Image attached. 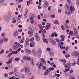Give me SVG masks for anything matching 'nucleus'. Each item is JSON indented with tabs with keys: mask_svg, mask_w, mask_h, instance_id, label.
<instances>
[{
	"mask_svg": "<svg viewBox=\"0 0 79 79\" xmlns=\"http://www.w3.org/2000/svg\"><path fill=\"white\" fill-rule=\"evenodd\" d=\"M51 25V23H47V25L46 26L45 29H44V30H43L41 31V32L43 34H44L45 33H46V31H47V30H48L49 29L51 28V27H50Z\"/></svg>",
	"mask_w": 79,
	"mask_h": 79,
	"instance_id": "obj_1",
	"label": "nucleus"
},
{
	"mask_svg": "<svg viewBox=\"0 0 79 79\" xmlns=\"http://www.w3.org/2000/svg\"><path fill=\"white\" fill-rule=\"evenodd\" d=\"M41 67L43 68V70H44V69H47L46 67L45 66H44L43 64H42V62H40V64L38 66V69H41Z\"/></svg>",
	"mask_w": 79,
	"mask_h": 79,
	"instance_id": "obj_2",
	"label": "nucleus"
},
{
	"mask_svg": "<svg viewBox=\"0 0 79 79\" xmlns=\"http://www.w3.org/2000/svg\"><path fill=\"white\" fill-rule=\"evenodd\" d=\"M73 56H75L76 58H78L79 57V53L77 51H75L72 53Z\"/></svg>",
	"mask_w": 79,
	"mask_h": 79,
	"instance_id": "obj_3",
	"label": "nucleus"
},
{
	"mask_svg": "<svg viewBox=\"0 0 79 79\" xmlns=\"http://www.w3.org/2000/svg\"><path fill=\"white\" fill-rule=\"evenodd\" d=\"M13 59H14V57L9 59L6 62V64H10L12 63Z\"/></svg>",
	"mask_w": 79,
	"mask_h": 79,
	"instance_id": "obj_4",
	"label": "nucleus"
},
{
	"mask_svg": "<svg viewBox=\"0 0 79 79\" xmlns=\"http://www.w3.org/2000/svg\"><path fill=\"white\" fill-rule=\"evenodd\" d=\"M4 19L6 21H9L10 19H9V15H5L4 17Z\"/></svg>",
	"mask_w": 79,
	"mask_h": 79,
	"instance_id": "obj_5",
	"label": "nucleus"
},
{
	"mask_svg": "<svg viewBox=\"0 0 79 79\" xmlns=\"http://www.w3.org/2000/svg\"><path fill=\"white\" fill-rule=\"evenodd\" d=\"M31 52L34 56H37V52L35 49H32Z\"/></svg>",
	"mask_w": 79,
	"mask_h": 79,
	"instance_id": "obj_6",
	"label": "nucleus"
},
{
	"mask_svg": "<svg viewBox=\"0 0 79 79\" xmlns=\"http://www.w3.org/2000/svg\"><path fill=\"white\" fill-rule=\"evenodd\" d=\"M14 37H17L18 35V32L17 31H15L13 34Z\"/></svg>",
	"mask_w": 79,
	"mask_h": 79,
	"instance_id": "obj_7",
	"label": "nucleus"
},
{
	"mask_svg": "<svg viewBox=\"0 0 79 79\" xmlns=\"http://www.w3.org/2000/svg\"><path fill=\"white\" fill-rule=\"evenodd\" d=\"M40 60L43 64H44V65L46 64V62H45V59H44V58H41L40 59Z\"/></svg>",
	"mask_w": 79,
	"mask_h": 79,
	"instance_id": "obj_8",
	"label": "nucleus"
},
{
	"mask_svg": "<svg viewBox=\"0 0 79 79\" xmlns=\"http://www.w3.org/2000/svg\"><path fill=\"white\" fill-rule=\"evenodd\" d=\"M73 31L75 32V33H74V35H76L77 34V35H78V31L77 29L76 28V27H74L73 28Z\"/></svg>",
	"mask_w": 79,
	"mask_h": 79,
	"instance_id": "obj_9",
	"label": "nucleus"
},
{
	"mask_svg": "<svg viewBox=\"0 0 79 79\" xmlns=\"http://www.w3.org/2000/svg\"><path fill=\"white\" fill-rule=\"evenodd\" d=\"M30 46L31 47H35V43L33 41L30 44Z\"/></svg>",
	"mask_w": 79,
	"mask_h": 79,
	"instance_id": "obj_10",
	"label": "nucleus"
},
{
	"mask_svg": "<svg viewBox=\"0 0 79 79\" xmlns=\"http://www.w3.org/2000/svg\"><path fill=\"white\" fill-rule=\"evenodd\" d=\"M24 71L25 73H29V71H30V69H29V68L27 67L25 69V70Z\"/></svg>",
	"mask_w": 79,
	"mask_h": 79,
	"instance_id": "obj_11",
	"label": "nucleus"
},
{
	"mask_svg": "<svg viewBox=\"0 0 79 79\" xmlns=\"http://www.w3.org/2000/svg\"><path fill=\"white\" fill-rule=\"evenodd\" d=\"M49 53L50 56H53L54 55V53H53V52L52 50H51L49 52Z\"/></svg>",
	"mask_w": 79,
	"mask_h": 79,
	"instance_id": "obj_12",
	"label": "nucleus"
},
{
	"mask_svg": "<svg viewBox=\"0 0 79 79\" xmlns=\"http://www.w3.org/2000/svg\"><path fill=\"white\" fill-rule=\"evenodd\" d=\"M50 42L53 45H56V42L54 41V40H52L51 41H50Z\"/></svg>",
	"mask_w": 79,
	"mask_h": 79,
	"instance_id": "obj_13",
	"label": "nucleus"
},
{
	"mask_svg": "<svg viewBox=\"0 0 79 79\" xmlns=\"http://www.w3.org/2000/svg\"><path fill=\"white\" fill-rule=\"evenodd\" d=\"M48 6V3L47 2H45V3L43 5V6L44 8H46V7H47Z\"/></svg>",
	"mask_w": 79,
	"mask_h": 79,
	"instance_id": "obj_14",
	"label": "nucleus"
},
{
	"mask_svg": "<svg viewBox=\"0 0 79 79\" xmlns=\"http://www.w3.org/2000/svg\"><path fill=\"white\" fill-rule=\"evenodd\" d=\"M12 48L14 50H16L18 48V46H17V45H16V44H14L12 46Z\"/></svg>",
	"mask_w": 79,
	"mask_h": 79,
	"instance_id": "obj_15",
	"label": "nucleus"
},
{
	"mask_svg": "<svg viewBox=\"0 0 79 79\" xmlns=\"http://www.w3.org/2000/svg\"><path fill=\"white\" fill-rule=\"evenodd\" d=\"M25 51L27 53H28V54H31V51L29 49H27L25 50Z\"/></svg>",
	"mask_w": 79,
	"mask_h": 79,
	"instance_id": "obj_16",
	"label": "nucleus"
},
{
	"mask_svg": "<svg viewBox=\"0 0 79 79\" xmlns=\"http://www.w3.org/2000/svg\"><path fill=\"white\" fill-rule=\"evenodd\" d=\"M34 60L33 59H31L30 60V62L31 63V64L32 66H34L35 65V64L34 63Z\"/></svg>",
	"mask_w": 79,
	"mask_h": 79,
	"instance_id": "obj_17",
	"label": "nucleus"
},
{
	"mask_svg": "<svg viewBox=\"0 0 79 79\" xmlns=\"http://www.w3.org/2000/svg\"><path fill=\"white\" fill-rule=\"evenodd\" d=\"M44 42H45L46 44L48 43V40L46 39L45 38H44L43 39Z\"/></svg>",
	"mask_w": 79,
	"mask_h": 79,
	"instance_id": "obj_18",
	"label": "nucleus"
},
{
	"mask_svg": "<svg viewBox=\"0 0 79 79\" xmlns=\"http://www.w3.org/2000/svg\"><path fill=\"white\" fill-rule=\"evenodd\" d=\"M64 8L65 10H69V6L68 4H66L64 6Z\"/></svg>",
	"mask_w": 79,
	"mask_h": 79,
	"instance_id": "obj_19",
	"label": "nucleus"
},
{
	"mask_svg": "<svg viewBox=\"0 0 79 79\" xmlns=\"http://www.w3.org/2000/svg\"><path fill=\"white\" fill-rule=\"evenodd\" d=\"M74 7L71 6L69 8V9L70 11H73L74 10Z\"/></svg>",
	"mask_w": 79,
	"mask_h": 79,
	"instance_id": "obj_20",
	"label": "nucleus"
},
{
	"mask_svg": "<svg viewBox=\"0 0 79 79\" xmlns=\"http://www.w3.org/2000/svg\"><path fill=\"white\" fill-rule=\"evenodd\" d=\"M29 45V42H27V41H25V47H27V46Z\"/></svg>",
	"mask_w": 79,
	"mask_h": 79,
	"instance_id": "obj_21",
	"label": "nucleus"
},
{
	"mask_svg": "<svg viewBox=\"0 0 79 79\" xmlns=\"http://www.w3.org/2000/svg\"><path fill=\"white\" fill-rule=\"evenodd\" d=\"M23 16V15L21 14L20 15H18V18H17V19L18 21H19L21 18V17H22V16Z\"/></svg>",
	"mask_w": 79,
	"mask_h": 79,
	"instance_id": "obj_22",
	"label": "nucleus"
},
{
	"mask_svg": "<svg viewBox=\"0 0 79 79\" xmlns=\"http://www.w3.org/2000/svg\"><path fill=\"white\" fill-rule=\"evenodd\" d=\"M5 2V0H0V5H3Z\"/></svg>",
	"mask_w": 79,
	"mask_h": 79,
	"instance_id": "obj_23",
	"label": "nucleus"
},
{
	"mask_svg": "<svg viewBox=\"0 0 79 79\" xmlns=\"http://www.w3.org/2000/svg\"><path fill=\"white\" fill-rule=\"evenodd\" d=\"M64 66L65 67V68H66L67 69H69V67H69V65H68L66 64H64Z\"/></svg>",
	"mask_w": 79,
	"mask_h": 79,
	"instance_id": "obj_24",
	"label": "nucleus"
},
{
	"mask_svg": "<svg viewBox=\"0 0 79 79\" xmlns=\"http://www.w3.org/2000/svg\"><path fill=\"white\" fill-rule=\"evenodd\" d=\"M42 53V51H40V52H39L38 53L37 55H38L39 57L40 56H41V54Z\"/></svg>",
	"mask_w": 79,
	"mask_h": 79,
	"instance_id": "obj_25",
	"label": "nucleus"
},
{
	"mask_svg": "<svg viewBox=\"0 0 79 79\" xmlns=\"http://www.w3.org/2000/svg\"><path fill=\"white\" fill-rule=\"evenodd\" d=\"M69 79H76L75 78V77H74V76H71L69 77Z\"/></svg>",
	"mask_w": 79,
	"mask_h": 79,
	"instance_id": "obj_26",
	"label": "nucleus"
},
{
	"mask_svg": "<svg viewBox=\"0 0 79 79\" xmlns=\"http://www.w3.org/2000/svg\"><path fill=\"white\" fill-rule=\"evenodd\" d=\"M35 39L36 41H39V40H40V37L39 36H38V37H37Z\"/></svg>",
	"mask_w": 79,
	"mask_h": 79,
	"instance_id": "obj_27",
	"label": "nucleus"
},
{
	"mask_svg": "<svg viewBox=\"0 0 79 79\" xmlns=\"http://www.w3.org/2000/svg\"><path fill=\"white\" fill-rule=\"evenodd\" d=\"M19 60H20V58L19 57L16 58L15 59V60L16 61H19Z\"/></svg>",
	"mask_w": 79,
	"mask_h": 79,
	"instance_id": "obj_28",
	"label": "nucleus"
},
{
	"mask_svg": "<svg viewBox=\"0 0 79 79\" xmlns=\"http://www.w3.org/2000/svg\"><path fill=\"white\" fill-rule=\"evenodd\" d=\"M64 26L66 29H68L69 28V27L67 24L65 23L64 25Z\"/></svg>",
	"mask_w": 79,
	"mask_h": 79,
	"instance_id": "obj_29",
	"label": "nucleus"
},
{
	"mask_svg": "<svg viewBox=\"0 0 79 79\" xmlns=\"http://www.w3.org/2000/svg\"><path fill=\"white\" fill-rule=\"evenodd\" d=\"M25 11L26 12L25 13L24 15V16H25V17H26V15H27V13H28V10H27V9H26Z\"/></svg>",
	"mask_w": 79,
	"mask_h": 79,
	"instance_id": "obj_30",
	"label": "nucleus"
},
{
	"mask_svg": "<svg viewBox=\"0 0 79 79\" xmlns=\"http://www.w3.org/2000/svg\"><path fill=\"white\" fill-rule=\"evenodd\" d=\"M27 56H24L23 57V60H27Z\"/></svg>",
	"mask_w": 79,
	"mask_h": 79,
	"instance_id": "obj_31",
	"label": "nucleus"
},
{
	"mask_svg": "<svg viewBox=\"0 0 79 79\" xmlns=\"http://www.w3.org/2000/svg\"><path fill=\"white\" fill-rule=\"evenodd\" d=\"M3 40L4 41V42H5L6 43L7 42H8V39L6 38H3Z\"/></svg>",
	"mask_w": 79,
	"mask_h": 79,
	"instance_id": "obj_32",
	"label": "nucleus"
},
{
	"mask_svg": "<svg viewBox=\"0 0 79 79\" xmlns=\"http://www.w3.org/2000/svg\"><path fill=\"white\" fill-rule=\"evenodd\" d=\"M28 30L29 31H32V27H31V26H29Z\"/></svg>",
	"mask_w": 79,
	"mask_h": 79,
	"instance_id": "obj_33",
	"label": "nucleus"
},
{
	"mask_svg": "<svg viewBox=\"0 0 79 79\" xmlns=\"http://www.w3.org/2000/svg\"><path fill=\"white\" fill-rule=\"evenodd\" d=\"M39 37V35L37 33H36L35 35V39H36L37 37Z\"/></svg>",
	"mask_w": 79,
	"mask_h": 79,
	"instance_id": "obj_34",
	"label": "nucleus"
},
{
	"mask_svg": "<svg viewBox=\"0 0 79 79\" xmlns=\"http://www.w3.org/2000/svg\"><path fill=\"white\" fill-rule=\"evenodd\" d=\"M58 20H55L54 21V23L55 24H58Z\"/></svg>",
	"mask_w": 79,
	"mask_h": 79,
	"instance_id": "obj_35",
	"label": "nucleus"
},
{
	"mask_svg": "<svg viewBox=\"0 0 79 79\" xmlns=\"http://www.w3.org/2000/svg\"><path fill=\"white\" fill-rule=\"evenodd\" d=\"M60 37L62 39H64L65 38V36H64V35H61L60 36Z\"/></svg>",
	"mask_w": 79,
	"mask_h": 79,
	"instance_id": "obj_36",
	"label": "nucleus"
},
{
	"mask_svg": "<svg viewBox=\"0 0 79 79\" xmlns=\"http://www.w3.org/2000/svg\"><path fill=\"white\" fill-rule=\"evenodd\" d=\"M16 51H12L11 52V54L13 55V54H16Z\"/></svg>",
	"mask_w": 79,
	"mask_h": 79,
	"instance_id": "obj_37",
	"label": "nucleus"
},
{
	"mask_svg": "<svg viewBox=\"0 0 79 79\" xmlns=\"http://www.w3.org/2000/svg\"><path fill=\"white\" fill-rule=\"evenodd\" d=\"M4 76L5 77H8V75L6 73L4 74Z\"/></svg>",
	"mask_w": 79,
	"mask_h": 79,
	"instance_id": "obj_38",
	"label": "nucleus"
},
{
	"mask_svg": "<svg viewBox=\"0 0 79 79\" xmlns=\"http://www.w3.org/2000/svg\"><path fill=\"white\" fill-rule=\"evenodd\" d=\"M34 37H32L30 39L29 41L30 42H32V41H33V40H34Z\"/></svg>",
	"mask_w": 79,
	"mask_h": 79,
	"instance_id": "obj_39",
	"label": "nucleus"
},
{
	"mask_svg": "<svg viewBox=\"0 0 79 79\" xmlns=\"http://www.w3.org/2000/svg\"><path fill=\"white\" fill-rule=\"evenodd\" d=\"M15 44L16 45H18V46H19V45H20V44H19V43L17 42H16L15 43Z\"/></svg>",
	"mask_w": 79,
	"mask_h": 79,
	"instance_id": "obj_40",
	"label": "nucleus"
},
{
	"mask_svg": "<svg viewBox=\"0 0 79 79\" xmlns=\"http://www.w3.org/2000/svg\"><path fill=\"white\" fill-rule=\"evenodd\" d=\"M49 69L50 71H51V70L52 71H53L54 70V68L53 67L50 68Z\"/></svg>",
	"mask_w": 79,
	"mask_h": 79,
	"instance_id": "obj_41",
	"label": "nucleus"
},
{
	"mask_svg": "<svg viewBox=\"0 0 79 79\" xmlns=\"http://www.w3.org/2000/svg\"><path fill=\"white\" fill-rule=\"evenodd\" d=\"M50 71V69H47L46 70V72H47L48 73H50V71Z\"/></svg>",
	"mask_w": 79,
	"mask_h": 79,
	"instance_id": "obj_42",
	"label": "nucleus"
},
{
	"mask_svg": "<svg viewBox=\"0 0 79 79\" xmlns=\"http://www.w3.org/2000/svg\"><path fill=\"white\" fill-rule=\"evenodd\" d=\"M3 44V40L0 39V45H2Z\"/></svg>",
	"mask_w": 79,
	"mask_h": 79,
	"instance_id": "obj_43",
	"label": "nucleus"
},
{
	"mask_svg": "<svg viewBox=\"0 0 79 79\" xmlns=\"http://www.w3.org/2000/svg\"><path fill=\"white\" fill-rule=\"evenodd\" d=\"M62 63H64V64H65V63H66V60L64 59L63 60H62Z\"/></svg>",
	"mask_w": 79,
	"mask_h": 79,
	"instance_id": "obj_44",
	"label": "nucleus"
},
{
	"mask_svg": "<svg viewBox=\"0 0 79 79\" xmlns=\"http://www.w3.org/2000/svg\"><path fill=\"white\" fill-rule=\"evenodd\" d=\"M50 17H51V18H54L55 17V15L54 14H53L51 15Z\"/></svg>",
	"mask_w": 79,
	"mask_h": 79,
	"instance_id": "obj_45",
	"label": "nucleus"
},
{
	"mask_svg": "<svg viewBox=\"0 0 79 79\" xmlns=\"http://www.w3.org/2000/svg\"><path fill=\"white\" fill-rule=\"evenodd\" d=\"M70 56V55L69 54H67L65 55L66 58H68V57H69Z\"/></svg>",
	"mask_w": 79,
	"mask_h": 79,
	"instance_id": "obj_46",
	"label": "nucleus"
},
{
	"mask_svg": "<svg viewBox=\"0 0 79 79\" xmlns=\"http://www.w3.org/2000/svg\"><path fill=\"white\" fill-rule=\"evenodd\" d=\"M67 1L68 3H69V4H71V3L72 2H71V0H67Z\"/></svg>",
	"mask_w": 79,
	"mask_h": 79,
	"instance_id": "obj_47",
	"label": "nucleus"
},
{
	"mask_svg": "<svg viewBox=\"0 0 79 79\" xmlns=\"http://www.w3.org/2000/svg\"><path fill=\"white\" fill-rule=\"evenodd\" d=\"M52 39H53V38L52 37H51V38L50 37L49 38V42L51 41L52 40Z\"/></svg>",
	"mask_w": 79,
	"mask_h": 79,
	"instance_id": "obj_48",
	"label": "nucleus"
},
{
	"mask_svg": "<svg viewBox=\"0 0 79 79\" xmlns=\"http://www.w3.org/2000/svg\"><path fill=\"white\" fill-rule=\"evenodd\" d=\"M52 39H53V38L52 37H51V38L50 37L49 38V42L51 41L52 40Z\"/></svg>",
	"mask_w": 79,
	"mask_h": 79,
	"instance_id": "obj_49",
	"label": "nucleus"
},
{
	"mask_svg": "<svg viewBox=\"0 0 79 79\" xmlns=\"http://www.w3.org/2000/svg\"><path fill=\"white\" fill-rule=\"evenodd\" d=\"M4 52H5V50L2 49L0 52V53H4Z\"/></svg>",
	"mask_w": 79,
	"mask_h": 79,
	"instance_id": "obj_50",
	"label": "nucleus"
},
{
	"mask_svg": "<svg viewBox=\"0 0 79 79\" xmlns=\"http://www.w3.org/2000/svg\"><path fill=\"white\" fill-rule=\"evenodd\" d=\"M53 34L55 36V37H56L57 36H58V34H56V33L55 32L53 33Z\"/></svg>",
	"mask_w": 79,
	"mask_h": 79,
	"instance_id": "obj_51",
	"label": "nucleus"
},
{
	"mask_svg": "<svg viewBox=\"0 0 79 79\" xmlns=\"http://www.w3.org/2000/svg\"><path fill=\"white\" fill-rule=\"evenodd\" d=\"M61 28H62V30H64V27L63 25L61 26Z\"/></svg>",
	"mask_w": 79,
	"mask_h": 79,
	"instance_id": "obj_52",
	"label": "nucleus"
},
{
	"mask_svg": "<svg viewBox=\"0 0 79 79\" xmlns=\"http://www.w3.org/2000/svg\"><path fill=\"white\" fill-rule=\"evenodd\" d=\"M20 77V78H21V79H23V78H24V75H21Z\"/></svg>",
	"mask_w": 79,
	"mask_h": 79,
	"instance_id": "obj_53",
	"label": "nucleus"
},
{
	"mask_svg": "<svg viewBox=\"0 0 79 79\" xmlns=\"http://www.w3.org/2000/svg\"><path fill=\"white\" fill-rule=\"evenodd\" d=\"M73 34V31H71L69 32V35H72Z\"/></svg>",
	"mask_w": 79,
	"mask_h": 79,
	"instance_id": "obj_54",
	"label": "nucleus"
},
{
	"mask_svg": "<svg viewBox=\"0 0 79 79\" xmlns=\"http://www.w3.org/2000/svg\"><path fill=\"white\" fill-rule=\"evenodd\" d=\"M16 20H14L12 22V23H14V24H15V23H16Z\"/></svg>",
	"mask_w": 79,
	"mask_h": 79,
	"instance_id": "obj_55",
	"label": "nucleus"
},
{
	"mask_svg": "<svg viewBox=\"0 0 79 79\" xmlns=\"http://www.w3.org/2000/svg\"><path fill=\"white\" fill-rule=\"evenodd\" d=\"M55 40L56 42H60V40H58V39L56 38Z\"/></svg>",
	"mask_w": 79,
	"mask_h": 79,
	"instance_id": "obj_56",
	"label": "nucleus"
},
{
	"mask_svg": "<svg viewBox=\"0 0 79 79\" xmlns=\"http://www.w3.org/2000/svg\"><path fill=\"white\" fill-rule=\"evenodd\" d=\"M69 49V47L68 46H67L66 47L65 49V51H67V50H68Z\"/></svg>",
	"mask_w": 79,
	"mask_h": 79,
	"instance_id": "obj_57",
	"label": "nucleus"
},
{
	"mask_svg": "<svg viewBox=\"0 0 79 79\" xmlns=\"http://www.w3.org/2000/svg\"><path fill=\"white\" fill-rule=\"evenodd\" d=\"M30 3H31L29 2V1H28L27 2V4L28 6H29V5H30Z\"/></svg>",
	"mask_w": 79,
	"mask_h": 79,
	"instance_id": "obj_58",
	"label": "nucleus"
},
{
	"mask_svg": "<svg viewBox=\"0 0 79 79\" xmlns=\"http://www.w3.org/2000/svg\"><path fill=\"white\" fill-rule=\"evenodd\" d=\"M32 31H28V34L30 35V34H32Z\"/></svg>",
	"mask_w": 79,
	"mask_h": 79,
	"instance_id": "obj_59",
	"label": "nucleus"
},
{
	"mask_svg": "<svg viewBox=\"0 0 79 79\" xmlns=\"http://www.w3.org/2000/svg\"><path fill=\"white\" fill-rule=\"evenodd\" d=\"M25 42H29V38H28V37H27Z\"/></svg>",
	"mask_w": 79,
	"mask_h": 79,
	"instance_id": "obj_60",
	"label": "nucleus"
},
{
	"mask_svg": "<svg viewBox=\"0 0 79 79\" xmlns=\"http://www.w3.org/2000/svg\"><path fill=\"white\" fill-rule=\"evenodd\" d=\"M19 32H22V31H23V30L21 29H19L18 30Z\"/></svg>",
	"mask_w": 79,
	"mask_h": 79,
	"instance_id": "obj_61",
	"label": "nucleus"
},
{
	"mask_svg": "<svg viewBox=\"0 0 79 79\" xmlns=\"http://www.w3.org/2000/svg\"><path fill=\"white\" fill-rule=\"evenodd\" d=\"M31 59V57H27V60H28V61H29Z\"/></svg>",
	"mask_w": 79,
	"mask_h": 79,
	"instance_id": "obj_62",
	"label": "nucleus"
},
{
	"mask_svg": "<svg viewBox=\"0 0 79 79\" xmlns=\"http://www.w3.org/2000/svg\"><path fill=\"white\" fill-rule=\"evenodd\" d=\"M48 10H51V6H49L48 7Z\"/></svg>",
	"mask_w": 79,
	"mask_h": 79,
	"instance_id": "obj_63",
	"label": "nucleus"
},
{
	"mask_svg": "<svg viewBox=\"0 0 79 79\" xmlns=\"http://www.w3.org/2000/svg\"><path fill=\"white\" fill-rule=\"evenodd\" d=\"M50 50V48H46V50L47 51H49V50Z\"/></svg>",
	"mask_w": 79,
	"mask_h": 79,
	"instance_id": "obj_64",
	"label": "nucleus"
}]
</instances>
